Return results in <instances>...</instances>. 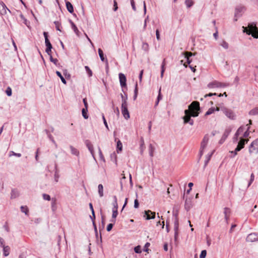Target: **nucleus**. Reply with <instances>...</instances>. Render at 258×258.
Segmentation results:
<instances>
[{
  "label": "nucleus",
  "instance_id": "1",
  "mask_svg": "<svg viewBox=\"0 0 258 258\" xmlns=\"http://www.w3.org/2000/svg\"><path fill=\"white\" fill-rule=\"evenodd\" d=\"M201 112L200 103L198 101H193L189 106L188 109L184 110L185 115L183 117L184 123L194 124V120L191 117H197Z\"/></svg>",
  "mask_w": 258,
  "mask_h": 258
},
{
  "label": "nucleus",
  "instance_id": "2",
  "mask_svg": "<svg viewBox=\"0 0 258 258\" xmlns=\"http://www.w3.org/2000/svg\"><path fill=\"white\" fill-rule=\"evenodd\" d=\"M243 32L246 33L247 35H251L253 38H258V28L254 22L249 23L248 28L242 26Z\"/></svg>",
  "mask_w": 258,
  "mask_h": 258
},
{
  "label": "nucleus",
  "instance_id": "3",
  "mask_svg": "<svg viewBox=\"0 0 258 258\" xmlns=\"http://www.w3.org/2000/svg\"><path fill=\"white\" fill-rule=\"evenodd\" d=\"M216 110L217 111L221 110L228 118L231 120H234L236 118V115L233 111L225 106L217 107Z\"/></svg>",
  "mask_w": 258,
  "mask_h": 258
},
{
  "label": "nucleus",
  "instance_id": "4",
  "mask_svg": "<svg viewBox=\"0 0 258 258\" xmlns=\"http://www.w3.org/2000/svg\"><path fill=\"white\" fill-rule=\"evenodd\" d=\"M43 35L45 38V43L46 46L45 51L48 55H50V54H51V49L52 48V46L48 38V33L46 32H44Z\"/></svg>",
  "mask_w": 258,
  "mask_h": 258
},
{
  "label": "nucleus",
  "instance_id": "5",
  "mask_svg": "<svg viewBox=\"0 0 258 258\" xmlns=\"http://www.w3.org/2000/svg\"><path fill=\"white\" fill-rule=\"evenodd\" d=\"M249 152L250 154L258 153V139H255L250 144L249 147Z\"/></svg>",
  "mask_w": 258,
  "mask_h": 258
},
{
  "label": "nucleus",
  "instance_id": "6",
  "mask_svg": "<svg viewBox=\"0 0 258 258\" xmlns=\"http://www.w3.org/2000/svg\"><path fill=\"white\" fill-rule=\"evenodd\" d=\"M121 112L125 119L130 118V115L127 109V103H126L125 101H123V103H121Z\"/></svg>",
  "mask_w": 258,
  "mask_h": 258
},
{
  "label": "nucleus",
  "instance_id": "7",
  "mask_svg": "<svg viewBox=\"0 0 258 258\" xmlns=\"http://www.w3.org/2000/svg\"><path fill=\"white\" fill-rule=\"evenodd\" d=\"M245 7L242 5L237 6L235 9L234 17H241L244 11H245Z\"/></svg>",
  "mask_w": 258,
  "mask_h": 258
},
{
  "label": "nucleus",
  "instance_id": "8",
  "mask_svg": "<svg viewBox=\"0 0 258 258\" xmlns=\"http://www.w3.org/2000/svg\"><path fill=\"white\" fill-rule=\"evenodd\" d=\"M248 141V139H244L243 138H240L238 143V145L235 148L236 151H240L244 147L245 144H247Z\"/></svg>",
  "mask_w": 258,
  "mask_h": 258
},
{
  "label": "nucleus",
  "instance_id": "9",
  "mask_svg": "<svg viewBox=\"0 0 258 258\" xmlns=\"http://www.w3.org/2000/svg\"><path fill=\"white\" fill-rule=\"evenodd\" d=\"M247 242H254L258 241V234L256 233H252L248 235L246 239Z\"/></svg>",
  "mask_w": 258,
  "mask_h": 258
},
{
  "label": "nucleus",
  "instance_id": "10",
  "mask_svg": "<svg viewBox=\"0 0 258 258\" xmlns=\"http://www.w3.org/2000/svg\"><path fill=\"white\" fill-rule=\"evenodd\" d=\"M119 79L120 86L123 88L126 87V78L125 76L122 73L119 74Z\"/></svg>",
  "mask_w": 258,
  "mask_h": 258
},
{
  "label": "nucleus",
  "instance_id": "11",
  "mask_svg": "<svg viewBox=\"0 0 258 258\" xmlns=\"http://www.w3.org/2000/svg\"><path fill=\"white\" fill-rule=\"evenodd\" d=\"M156 213L150 210L145 211L144 217H146V220L153 219L155 218Z\"/></svg>",
  "mask_w": 258,
  "mask_h": 258
},
{
  "label": "nucleus",
  "instance_id": "12",
  "mask_svg": "<svg viewBox=\"0 0 258 258\" xmlns=\"http://www.w3.org/2000/svg\"><path fill=\"white\" fill-rule=\"evenodd\" d=\"M230 132H231V130L229 129H226L225 130L224 133L221 139L220 140V141L219 142V143L220 144H222L225 142V141L226 140V139H227V138L230 134Z\"/></svg>",
  "mask_w": 258,
  "mask_h": 258
},
{
  "label": "nucleus",
  "instance_id": "13",
  "mask_svg": "<svg viewBox=\"0 0 258 258\" xmlns=\"http://www.w3.org/2000/svg\"><path fill=\"white\" fill-rule=\"evenodd\" d=\"M85 144H86V146L87 147L88 150L90 152L92 157L94 158H95L93 146L92 144H91V142L89 140H87L85 141Z\"/></svg>",
  "mask_w": 258,
  "mask_h": 258
},
{
  "label": "nucleus",
  "instance_id": "14",
  "mask_svg": "<svg viewBox=\"0 0 258 258\" xmlns=\"http://www.w3.org/2000/svg\"><path fill=\"white\" fill-rule=\"evenodd\" d=\"M209 141V135L206 134L204 137V138L201 144V149H205Z\"/></svg>",
  "mask_w": 258,
  "mask_h": 258
},
{
  "label": "nucleus",
  "instance_id": "15",
  "mask_svg": "<svg viewBox=\"0 0 258 258\" xmlns=\"http://www.w3.org/2000/svg\"><path fill=\"white\" fill-rule=\"evenodd\" d=\"M7 10L9 11V12H11L4 3L2 2L0 3V14L3 15L6 14Z\"/></svg>",
  "mask_w": 258,
  "mask_h": 258
},
{
  "label": "nucleus",
  "instance_id": "16",
  "mask_svg": "<svg viewBox=\"0 0 258 258\" xmlns=\"http://www.w3.org/2000/svg\"><path fill=\"white\" fill-rule=\"evenodd\" d=\"M19 196V192L17 189H12L11 192V199H16Z\"/></svg>",
  "mask_w": 258,
  "mask_h": 258
},
{
  "label": "nucleus",
  "instance_id": "17",
  "mask_svg": "<svg viewBox=\"0 0 258 258\" xmlns=\"http://www.w3.org/2000/svg\"><path fill=\"white\" fill-rule=\"evenodd\" d=\"M65 2H66V5L67 10L70 13L72 14L74 12V7H73V5L70 2H69L67 0H65Z\"/></svg>",
  "mask_w": 258,
  "mask_h": 258
},
{
  "label": "nucleus",
  "instance_id": "18",
  "mask_svg": "<svg viewBox=\"0 0 258 258\" xmlns=\"http://www.w3.org/2000/svg\"><path fill=\"white\" fill-rule=\"evenodd\" d=\"M208 86L209 88H215V87L219 88V86H221L220 82L215 81L214 82L209 83V84L208 85Z\"/></svg>",
  "mask_w": 258,
  "mask_h": 258
},
{
  "label": "nucleus",
  "instance_id": "19",
  "mask_svg": "<svg viewBox=\"0 0 258 258\" xmlns=\"http://www.w3.org/2000/svg\"><path fill=\"white\" fill-rule=\"evenodd\" d=\"M191 207V201L190 199H188L187 197H186L185 201V209L188 211Z\"/></svg>",
  "mask_w": 258,
  "mask_h": 258
},
{
  "label": "nucleus",
  "instance_id": "20",
  "mask_svg": "<svg viewBox=\"0 0 258 258\" xmlns=\"http://www.w3.org/2000/svg\"><path fill=\"white\" fill-rule=\"evenodd\" d=\"M3 248V255L5 256H7L9 255L10 248L9 246H5Z\"/></svg>",
  "mask_w": 258,
  "mask_h": 258
},
{
  "label": "nucleus",
  "instance_id": "21",
  "mask_svg": "<svg viewBox=\"0 0 258 258\" xmlns=\"http://www.w3.org/2000/svg\"><path fill=\"white\" fill-rule=\"evenodd\" d=\"M70 148L71 149V153L73 155H76V156H79V151L75 148H74L72 146H70Z\"/></svg>",
  "mask_w": 258,
  "mask_h": 258
},
{
  "label": "nucleus",
  "instance_id": "22",
  "mask_svg": "<svg viewBox=\"0 0 258 258\" xmlns=\"http://www.w3.org/2000/svg\"><path fill=\"white\" fill-rule=\"evenodd\" d=\"M98 194L100 197H102L104 195L103 194V186L101 184H99L98 186Z\"/></svg>",
  "mask_w": 258,
  "mask_h": 258
},
{
  "label": "nucleus",
  "instance_id": "23",
  "mask_svg": "<svg viewBox=\"0 0 258 258\" xmlns=\"http://www.w3.org/2000/svg\"><path fill=\"white\" fill-rule=\"evenodd\" d=\"M184 3L187 8H191L194 4V2L192 0H185Z\"/></svg>",
  "mask_w": 258,
  "mask_h": 258
},
{
  "label": "nucleus",
  "instance_id": "24",
  "mask_svg": "<svg viewBox=\"0 0 258 258\" xmlns=\"http://www.w3.org/2000/svg\"><path fill=\"white\" fill-rule=\"evenodd\" d=\"M56 74L57 76L60 79L62 83H63L64 84H67L66 80L64 78V77L62 76L61 73L59 72V71H56Z\"/></svg>",
  "mask_w": 258,
  "mask_h": 258
},
{
  "label": "nucleus",
  "instance_id": "25",
  "mask_svg": "<svg viewBox=\"0 0 258 258\" xmlns=\"http://www.w3.org/2000/svg\"><path fill=\"white\" fill-rule=\"evenodd\" d=\"M249 114L251 115H258V107H255L249 111Z\"/></svg>",
  "mask_w": 258,
  "mask_h": 258
},
{
  "label": "nucleus",
  "instance_id": "26",
  "mask_svg": "<svg viewBox=\"0 0 258 258\" xmlns=\"http://www.w3.org/2000/svg\"><path fill=\"white\" fill-rule=\"evenodd\" d=\"M122 149V145L120 140H118L117 142V145H116V150L117 152L118 153L119 151H121Z\"/></svg>",
  "mask_w": 258,
  "mask_h": 258
},
{
  "label": "nucleus",
  "instance_id": "27",
  "mask_svg": "<svg viewBox=\"0 0 258 258\" xmlns=\"http://www.w3.org/2000/svg\"><path fill=\"white\" fill-rule=\"evenodd\" d=\"M179 222L178 219L175 218L174 222V230L178 231Z\"/></svg>",
  "mask_w": 258,
  "mask_h": 258
},
{
  "label": "nucleus",
  "instance_id": "28",
  "mask_svg": "<svg viewBox=\"0 0 258 258\" xmlns=\"http://www.w3.org/2000/svg\"><path fill=\"white\" fill-rule=\"evenodd\" d=\"M54 168H55V173H54V180L56 182H58V178H59V175L58 174V172H57V164L56 163V162H55V163H54Z\"/></svg>",
  "mask_w": 258,
  "mask_h": 258
},
{
  "label": "nucleus",
  "instance_id": "29",
  "mask_svg": "<svg viewBox=\"0 0 258 258\" xmlns=\"http://www.w3.org/2000/svg\"><path fill=\"white\" fill-rule=\"evenodd\" d=\"M88 109L87 108H83L82 110V114L83 116V117L85 119H88L89 116L87 114Z\"/></svg>",
  "mask_w": 258,
  "mask_h": 258
},
{
  "label": "nucleus",
  "instance_id": "30",
  "mask_svg": "<svg viewBox=\"0 0 258 258\" xmlns=\"http://www.w3.org/2000/svg\"><path fill=\"white\" fill-rule=\"evenodd\" d=\"M215 111H217L216 110V108H215L214 107H211L208 109V110L206 112L205 116L209 115L213 113Z\"/></svg>",
  "mask_w": 258,
  "mask_h": 258
},
{
  "label": "nucleus",
  "instance_id": "31",
  "mask_svg": "<svg viewBox=\"0 0 258 258\" xmlns=\"http://www.w3.org/2000/svg\"><path fill=\"white\" fill-rule=\"evenodd\" d=\"M98 53L101 61H104L105 57L102 50L101 48L98 49Z\"/></svg>",
  "mask_w": 258,
  "mask_h": 258
},
{
  "label": "nucleus",
  "instance_id": "32",
  "mask_svg": "<svg viewBox=\"0 0 258 258\" xmlns=\"http://www.w3.org/2000/svg\"><path fill=\"white\" fill-rule=\"evenodd\" d=\"M71 25H72V29H73L74 31L75 32V33L77 35H79V30L78 29L77 26H76V25L71 21Z\"/></svg>",
  "mask_w": 258,
  "mask_h": 258
},
{
  "label": "nucleus",
  "instance_id": "33",
  "mask_svg": "<svg viewBox=\"0 0 258 258\" xmlns=\"http://www.w3.org/2000/svg\"><path fill=\"white\" fill-rule=\"evenodd\" d=\"M165 59H164L162 64H161V77L162 78L163 77L164 73L165 72Z\"/></svg>",
  "mask_w": 258,
  "mask_h": 258
},
{
  "label": "nucleus",
  "instance_id": "34",
  "mask_svg": "<svg viewBox=\"0 0 258 258\" xmlns=\"http://www.w3.org/2000/svg\"><path fill=\"white\" fill-rule=\"evenodd\" d=\"M220 45L223 47L224 48L227 49L229 48L228 43L225 41V40H223L220 43Z\"/></svg>",
  "mask_w": 258,
  "mask_h": 258
},
{
  "label": "nucleus",
  "instance_id": "35",
  "mask_svg": "<svg viewBox=\"0 0 258 258\" xmlns=\"http://www.w3.org/2000/svg\"><path fill=\"white\" fill-rule=\"evenodd\" d=\"M114 202L113 203V209H116L117 210L118 204L117 202V198L115 196H113Z\"/></svg>",
  "mask_w": 258,
  "mask_h": 258
},
{
  "label": "nucleus",
  "instance_id": "36",
  "mask_svg": "<svg viewBox=\"0 0 258 258\" xmlns=\"http://www.w3.org/2000/svg\"><path fill=\"white\" fill-rule=\"evenodd\" d=\"M51 209L53 212H54L56 209L55 200H54L53 199H52Z\"/></svg>",
  "mask_w": 258,
  "mask_h": 258
},
{
  "label": "nucleus",
  "instance_id": "37",
  "mask_svg": "<svg viewBox=\"0 0 258 258\" xmlns=\"http://www.w3.org/2000/svg\"><path fill=\"white\" fill-rule=\"evenodd\" d=\"M54 24L55 25V28L57 31H61L60 27L61 26V24L59 21H54Z\"/></svg>",
  "mask_w": 258,
  "mask_h": 258
},
{
  "label": "nucleus",
  "instance_id": "38",
  "mask_svg": "<svg viewBox=\"0 0 258 258\" xmlns=\"http://www.w3.org/2000/svg\"><path fill=\"white\" fill-rule=\"evenodd\" d=\"M142 48L146 51H148L149 49L148 44L146 42H143L142 44Z\"/></svg>",
  "mask_w": 258,
  "mask_h": 258
},
{
  "label": "nucleus",
  "instance_id": "39",
  "mask_svg": "<svg viewBox=\"0 0 258 258\" xmlns=\"http://www.w3.org/2000/svg\"><path fill=\"white\" fill-rule=\"evenodd\" d=\"M231 210L229 208H225L224 209V215H230Z\"/></svg>",
  "mask_w": 258,
  "mask_h": 258
},
{
  "label": "nucleus",
  "instance_id": "40",
  "mask_svg": "<svg viewBox=\"0 0 258 258\" xmlns=\"http://www.w3.org/2000/svg\"><path fill=\"white\" fill-rule=\"evenodd\" d=\"M21 210L22 212L24 213L26 215L28 214L29 210H28V208L26 207H24V206H21Z\"/></svg>",
  "mask_w": 258,
  "mask_h": 258
},
{
  "label": "nucleus",
  "instance_id": "41",
  "mask_svg": "<svg viewBox=\"0 0 258 258\" xmlns=\"http://www.w3.org/2000/svg\"><path fill=\"white\" fill-rule=\"evenodd\" d=\"M49 56L50 61L53 62L55 65L57 66L58 60L56 58H53L51 54H50V55H49Z\"/></svg>",
  "mask_w": 258,
  "mask_h": 258
},
{
  "label": "nucleus",
  "instance_id": "42",
  "mask_svg": "<svg viewBox=\"0 0 258 258\" xmlns=\"http://www.w3.org/2000/svg\"><path fill=\"white\" fill-rule=\"evenodd\" d=\"M134 251L137 253H141V247L140 245H138L134 248Z\"/></svg>",
  "mask_w": 258,
  "mask_h": 258
},
{
  "label": "nucleus",
  "instance_id": "43",
  "mask_svg": "<svg viewBox=\"0 0 258 258\" xmlns=\"http://www.w3.org/2000/svg\"><path fill=\"white\" fill-rule=\"evenodd\" d=\"M118 215V211L116 209H112V218L113 219H116Z\"/></svg>",
  "mask_w": 258,
  "mask_h": 258
},
{
  "label": "nucleus",
  "instance_id": "44",
  "mask_svg": "<svg viewBox=\"0 0 258 258\" xmlns=\"http://www.w3.org/2000/svg\"><path fill=\"white\" fill-rule=\"evenodd\" d=\"M9 156H17L18 157H21V154H20V153H15L14 151H10V152Z\"/></svg>",
  "mask_w": 258,
  "mask_h": 258
},
{
  "label": "nucleus",
  "instance_id": "45",
  "mask_svg": "<svg viewBox=\"0 0 258 258\" xmlns=\"http://www.w3.org/2000/svg\"><path fill=\"white\" fill-rule=\"evenodd\" d=\"M6 93L8 96H11L12 94V89L10 87H8L6 90Z\"/></svg>",
  "mask_w": 258,
  "mask_h": 258
},
{
  "label": "nucleus",
  "instance_id": "46",
  "mask_svg": "<svg viewBox=\"0 0 258 258\" xmlns=\"http://www.w3.org/2000/svg\"><path fill=\"white\" fill-rule=\"evenodd\" d=\"M85 69L86 72H87L89 76V77L92 76V71L89 68V67H88V66H85Z\"/></svg>",
  "mask_w": 258,
  "mask_h": 258
},
{
  "label": "nucleus",
  "instance_id": "47",
  "mask_svg": "<svg viewBox=\"0 0 258 258\" xmlns=\"http://www.w3.org/2000/svg\"><path fill=\"white\" fill-rule=\"evenodd\" d=\"M154 148L151 144L149 146V154L151 157L153 156Z\"/></svg>",
  "mask_w": 258,
  "mask_h": 258
},
{
  "label": "nucleus",
  "instance_id": "48",
  "mask_svg": "<svg viewBox=\"0 0 258 258\" xmlns=\"http://www.w3.org/2000/svg\"><path fill=\"white\" fill-rule=\"evenodd\" d=\"M89 207H90V210L91 211L92 214L93 215V218L95 219V212H94V209H93V205L91 203L89 204Z\"/></svg>",
  "mask_w": 258,
  "mask_h": 258
},
{
  "label": "nucleus",
  "instance_id": "49",
  "mask_svg": "<svg viewBox=\"0 0 258 258\" xmlns=\"http://www.w3.org/2000/svg\"><path fill=\"white\" fill-rule=\"evenodd\" d=\"M238 151H236L235 149L234 151H230L229 153L231 154V155L229 156L230 158H234L237 154Z\"/></svg>",
  "mask_w": 258,
  "mask_h": 258
},
{
  "label": "nucleus",
  "instance_id": "50",
  "mask_svg": "<svg viewBox=\"0 0 258 258\" xmlns=\"http://www.w3.org/2000/svg\"><path fill=\"white\" fill-rule=\"evenodd\" d=\"M207 254V251L206 250H203L200 255V258H205Z\"/></svg>",
  "mask_w": 258,
  "mask_h": 258
},
{
  "label": "nucleus",
  "instance_id": "51",
  "mask_svg": "<svg viewBox=\"0 0 258 258\" xmlns=\"http://www.w3.org/2000/svg\"><path fill=\"white\" fill-rule=\"evenodd\" d=\"M185 57H190L193 56V53L189 51H185L183 52Z\"/></svg>",
  "mask_w": 258,
  "mask_h": 258
},
{
  "label": "nucleus",
  "instance_id": "52",
  "mask_svg": "<svg viewBox=\"0 0 258 258\" xmlns=\"http://www.w3.org/2000/svg\"><path fill=\"white\" fill-rule=\"evenodd\" d=\"M42 197L44 200L47 201H50L51 200L50 196L47 194H43Z\"/></svg>",
  "mask_w": 258,
  "mask_h": 258
},
{
  "label": "nucleus",
  "instance_id": "53",
  "mask_svg": "<svg viewBox=\"0 0 258 258\" xmlns=\"http://www.w3.org/2000/svg\"><path fill=\"white\" fill-rule=\"evenodd\" d=\"M20 17L21 18V19L23 21V23L26 25H27V19L24 17V15L21 13L20 15Z\"/></svg>",
  "mask_w": 258,
  "mask_h": 258
},
{
  "label": "nucleus",
  "instance_id": "54",
  "mask_svg": "<svg viewBox=\"0 0 258 258\" xmlns=\"http://www.w3.org/2000/svg\"><path fill=\"white\" fill-rule=\"evenodd\" d=\"M213 152H212L210 155H208V156H207V159H206V160H205V166H206L207 165L208 163V162H209V161H210V159H211V156H212V154H213Z\"/></svg>",
  "mask_w": 258,
  "mask_h": 258
},
{
  "label": "nucleus",
  "instance_id": "55",
  "mask_svg": "<svg viewBox=\"0 0 258 258\" xmlns=\"http://www.w3.org/2000/svg\"><path fill=\"white\" fill-rule=\"evenodd\" d=\"M120 96H121V98L122 103H123V101H125V103H127V101H126L127 99V95L125 94V97H124V96L122 94H121Z\"/></svg>",
  "mask_w": 258,
  "mask_h": 258
},
{
  "label": "nucleus",
  "instance_id": "56",
  "mask_svg": "<svg viewBox=\"0 0 258 258\" xmlns=\"http://www.w3.org/2000/svg\"><path fill=\"white\" fill-rule=\"evenodd\" d=\"M118 9L117 3L116 0H113V8L114 11H116Z\"/></svg>",
  "mask_w": 258,
  "mask_h": 258
},
{
  "label": "nucleus",
  "instance_id": "57",
  "mask_svg": "<svg viewBox=\"0 0 258 258\" xmlns=\"http://www.w3.org/2000/svg\"><path fill=\"white\" fill-rule=\"evenodd\" d=\"M113 226V223H110L107 226L106 230L107 231H110L111 230Z\"/></svg>",
  "mask_w": 258,
  "mask_h": 258
},
{
  "label": "nucleus",
  "instance_id": "58",
  "mask_svg": "<svg viewBox=\"0 0 258 258\" xmlns=\"http://www.w3.org/2000/svg\"><path fill=\"white\" fill-rule=\"evenodd\" d=\"M250 128V126H248L247 127V130L243 134V137H247L249 136V130Z\"/></svg>",
  "mask_w": 258,
  "mask_h": 258
},
{
  "label": "nucleus",
  "instance_id": "59",
  "mask_svg": "<svg viewBox=\"0 0 258 258\" xmlns=\"http://www.w3.org/2000/svg\"><path fill=\"white\" fill-rule=\"evenodd\" d=\"M254 176L253 173H252L250 175V179L248 183V186H249L254 180Z\"/></svg>",
  "mask_w": 258,
  "mask_h": 258
},
{
  "label": "nucleus",
  "instance_id": "60",
  "mask_svg": "<svg viewBox=\"0 0 258 258\" xmlns=\"http://www.w3.org/2000/svg\"><path fill=\"white\" fill-rule=\"evenodd\" d=\"M102 118H103V123H104L105 127H106V128L107 130H109V127H108V126L106 120V119H105V117H104L103 114L102 115Z\"/></svg>",
  "mask_w": 258,
  "mask_h": 258
},
{
  "label": "nucleus",
  "instance_id": "61",
  "mask_svg": "<svg viewBox=\"0 0 258 258\" xmlns=\"http://www.w3.org/2000/svg\"><path fill=\"white\" fill-rule=\"evenodd\" d=\"M83 103H84V106H85V108H87L88 109V103H87V99L86 98H84L83 99Z\"/></svg>",
  "mask_w": 258,
  "mask_h": 258
},
{
  "label": "nucleus",
  "instance_id": "62",
  "mask_svg": "<svg viewBox=\"0 0 258 258\" xmlns=\"http://www.w3.org/2000/svg\"><path fill=\"white\" fill-rule=\"evenodd\" d=\"M162 96L161 93V88H160V89L159 90L158 95L157 96V100H158V101H160L162 99Z\"/></svg>",
  "mask_w": 258,
  "mask_h": 258
},
{
  "label": "nucleus",
  "instance_id": "63",
  "mask_svg": "<svg viewBox=\"0 0 258 258\" xmlns=\"http://www.w3.org/2000/svg\"><path fill=\"white\" fill-rule=\"evenodd\" d=\"M156 38L158 40H160V32L158 29H157L156 30Z\"/></svg>",
  "mask_w": 258,
  "mask_h": 258
},
{
  "label": "nucleus",
  "instance_id": "64",
  "mask_svg": "<svg viewBox=\"0 0 258 258\" xmlns=\"http://www.w3.org/2000/svg\"><path fill=\"white\" fill-rule=\"evenodd\" d=\"M243 130H244L243 127H242V126H240V127L238 129V130L237 131V132H236V133L237 135H239L241 133H242V132L243 131Z\"/></svg>",
  "mask_w": 258,
  "mask_h": 258
}]
</instances>
